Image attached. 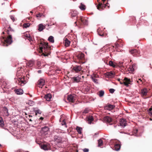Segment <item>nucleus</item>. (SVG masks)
<instances>
[{
    "label": "nucleus",
    "mask_w": 152,
    "mask_h": 152,
    "mask_svg": "<svg viewBox=\"0 0 152 152\" xmlns=\"http://www.w3.org/2000/svg\"><path fill=\"white\" fill-rule=\"evenodd\" d=\"M40 51L45 56H48L51 53V47L48 45V43L41 42L39 44Z\"/></svg>",
    "instance_id": "nucleus-1"
},
{
    "label": "nucleus",
    "mask_w": 152,
    "mask_h": 152,
    "mask_svg": "<svg viewBox=\"0 0 152 152\" xmlns=\"http://www.w3.org/2000/svg\"><path fill=\"white\" fill-rule=\"evenodd\" d=\"M7 31L8 35L7 38H5V37H2V39L4 41V42L3 43V45L6 46H7L8 45L11 44L13 42L12 36L10 34V31L9 30H7Z\"/></svg>",
    "instance_id": "nucleus-2"
},
{
    "label": "nucleus",
    "mask_w": 152,
    "mask_h": 152,
    "mask_svg": "<svg viewBox=\"0 0 152 152\" xmlns=\"http://www.w3.org/2000/svg\"><path fill=\"white\" fill-rule=\"evenodd\" d=\"M77 21L79 23V26L80 28L84 27L85 26H87L88 24V20L87 19L84 17H80L77 18Z\"/></svg>",
    "instance_id": "nucleus-3"
},
{
    "label": "nucleus",
    "mask_w": 152,
    "mask_h": 152,
    "mask_svg": "<svg viewBox=\"0 0 152 152\" xmlns=\"http://www.w3.org/2000/svg\"><path fill=\"white\" fill-rule=\"evenodd\" d=\"M76 57L78 61L77 62L79 63L84 64L85 63L84 54L81 52H79L77 53Z\"/></svg>",
    "instance_id": "nucleus-4"
},
{
    "label": "nucleus",
    "mask_w": 152,
    "mask_h": 152,
    "mask_svg": "<svg viewBox=\"0 0 152 152\" xmlns=\"http://www.w3.org/2000/svg\"><path fill=\"white\" fill-rule=\"evenodd\" d=\"M97 1L98 2V4L97 6L96 7L98 10H102L107 7L108 8L109 7V6L107 5L108 4L107 3H106V4H104V2L106 1L105 0H102V2H99V0H97Z\"/></svg>",
    "instance_id": "nucleus-5"
},
{
    "label": "nucleus",
    "mask_w": 152,
    "mask_h": 152,
    "mask_svg": "<svg viewBox=\"0 0 152 152\" xmlns=\"http://www.w3.org/2000/svg\"><path fill=\"white\" fill-rule=\"evenodd\" d=\"M18 84L21 86H23L26 83V82L25 80L24 77H19L18 79V81H16Z\"/></svg>",
    "instance_id": "nucleus-6"
},
{
    "label": "nucleus",
    "mask_w": 152,
    "mask_h": 152,
    "mask_svg": "<svg viewBox=\"0 0 152 152\" xmlns=\"http://www.w3.org/2000/svg\"><path fill=\"white\" fill-rule=\"evenodd\" d=\"M129 52L134 56H140V51L137 50L136 49H134L130 50Z\"/></svg>",
    "instance_id": "nucleus-7"
},
{
    "label": "nucleus",
    "mask_w": 152,
    "mask_h": 152,
    "mask_svg": "<svg viewBox=\"0 0 152 152\" xmlns=\"http://www.w3.org/2000/svg\"><path fill=\"white\" fill-rule=\"evenodd\" d=\"M67 99L69 102L73 103L75 100V96L74 95H68Z\"/></svg>",
    "instance_id": "nucleus-8"
},
{
    "label": "nucleus",
    "mask_w": 152,
    "mask_h": 152,
    "mask_svg": "<svg viewBox=\"0 0 152 152\" xmlns=\"http://www.w3.org/2000/svg\"><path fill=\"white\" fill-rule=\"evenodd\" d=\"M45 80L43 79H41L37 83V85L39 88H42L45 84Z\"/></svg>",
    "instance_id": "nucleus-9"
},
{
    "label": "nucleus",
    "mask_w": 152,
    "mask_h": 152,
    "mask_svg": "<svg viewBox=\"0 0 152 152\" xmlns=\"http://www.w3.org/2000/svg\"><path fill=\"white\" fill-rule=\"evenodd\" d=\"M122 46L123 44L121 43L118 44L117 43V42H116L115 43V49L117 51H119V50H121V49L122 48Z\"/></svg>",
    "instance_id": "nucleus-10"
},
{
    "label": "nucleus",
    "mask_w": 152,
    "mask_h": 152,
    "mask_svg": "<svg viewBox=\"0 0 152 152\" xmlns=\"http://www.w3.org/2000/svg\"><path fill=\"white\" fill-rule=\"evenodd\" d=\"M115 107V105L108 104L104 106V108L105 110H110L114 109Z\"/></svg>",
    "instance_id": "nucleus-11"
},
{
    "label": "nucleus",
    "mask_w": 152,
    "mask_h": 152,
    "mask_svg": "<svg viewBox=\"0 0 152 152\" xmlns=\"http://www.w3.org/2000/svg\"><path fill=\"white\" fill-rule=\"evenodd\" d=\"M124 84L126 86H128L129 84H131V81L130 79L128 78L127 77H125L124 80Z\"/></svg>",
    "instance_id": "nucleus-12"
},
{
    "label": "nucleus",
    "mask_w": 152,
    "mask_h": 152,
    "mask_svg": "<svg viewBox=\"0 0 152 152\" xmlns=\"http://www.w3.org/2000/svg\"><path fill=\"white\" fill-rule=\"evenodd\" d=\"M82 69V67L80 66H75L73 68V70L76 72H78Z\"/></svg>",
    "instance_id": "nucleus-13"
},
{
    "label": "nucleus",
    "mask_w": 152,
    "mask_h": 152,
    "mask_svg": "<svg viewBox=\"0 0 152 152\" xmlns=\"http://www.w3.org/2000/svg\"><path fill=\"white\" fill-rule=\"evenodd\" d=\"M120 125L123 127H124L126 126V121L125 119L123 118H121L120 120Z\"/></svg>",
    "instance_id": "nucleus-14"
},
{
    "label": "nucleus",
    "mask_w": 152,
    "mask_h": 152,
    "mask_svg": "<svg viewBox=\"0 0 152 152\" xmlns=\"http://www.w3.org/2000/svg\"><path fill=\"white\" fill-rule=\"evenodd\" d=\"M52 97V95L50 94H48L45 95L44 97V98L48 101H51Z\"/></svg>",
    "instance_id": "nucleus-15"
},
{
    "label": "nucleus",
    "mask_w": 152,
    "mask_h": 152,
    "mask_svg": "<svg viewBox=\"0 0 152 152\" xmlns=\"http://www.w3.org/2000/svg\"><path fill=\"white\" fill-rule=\"evenodd\" d=\"M77 14V12L75 10H72L69 13L70 16L72 18L76 17Z\"/></svg>",
    "instance_id": "nucleus-16"
},
{
    "label": "nucleus",
    "mask_w": 152,
    "mask_h": 152,
    "mask_svg": "<svg viewBox=\"0 0 152 152\" xmlns=\"http://www.w3.org/2000/svg\"><path fill=\"white\" fill-rule=\"evenodd\" d=\"M104 120L106 122L110 123L112 122V118L109 116H106L103 118Z\"/></svg>",
    "instance_id": "nucleus-17"
},
{
    "label": "nucleus",
    "mask_w": 152,
    "mask_h": 152,
    "mask_svg": "<svg viewBox=\"0 0 152 152\" xmlns=\"http://www.w3.org/2000/svg\"><path fill=\"white\" fill-rule=\"evenodd\" d=\"M70 42L66 38L64 39V43L66 47L69 46L70 44Z\"/></svg>",
    "instance_id": "nucleus-18"
},
{
    "label": "nucleus",
    "mask_w": 152,
    "mask_h": 152,
    "mask_svg": "<svg viewBox=\"0 0 152 152\" xmlns=\"http://www.w3.org/2000/svg\"><path fill=\"white\" fill-rule=\"evenodd\" d=\"M45 17V15L43 14V13H39L36 15V17L37 18L38 20H40L41 18H43Z\"/></svg>",
    "instance_id": "nucleus-19"
},
{
    "label": "nucleus",
    "mask_w": 152,
    "mask_h": 152,
    "mask_svg": "<svg viewBox=\"0 0 152 152\" xmlns=\"http://www.w3.org/2000/svg\"><path fill=\"white\" fill-rule=\"evenodd\" d=\"M73 82H79L80 81V78L78 76L77 77H73L72 78Z\"/></svg>",
    "instance_id": "nucleus-20"
},
{
    "label": "nucleus",
    "mask_w": 152,
    "mask_h": 152,
    "mask_svg": "<svg viewBox=\"0 0 152 152\" xmlns=\"http://www.w3.org/2000/svg\"><path fill=\"white\" fill-rule=\"evenodd\" d=\"M106 75L109 77L110 78H113L114 76V74L112 72H107L106 73Z\"/></svg>",
    "instance_id": "nucleus-21"
},
{
    "label": "nucleus",
    "mask_w": 152,
    "mask_h": 152,
    "mask_svg": "<svg viewBox=\"0 0 152 152\" xmlns=\"http://www.w3.org/2000/svg\"><path fill=\"white\" fill-rule=\"evenodd\" d=\"M147 90L146 88H144L141 90L140 94L142 96H145L147 95Z\"/></svg>",
    "instance_id": "nucleus-22"
},
{
    "label": "nucleus",
    "mask_w": 152,
    "mask_h": 152,
    "mask_svg": "<svg viewBox=\"0 0 152 152\" xmlns=\"http://www.w3.org/2000/svg\"><path fill=\"white\" fill-rule=\"evenodd\" d=\"M15 93L17 94H23V91L21 89H15Z\"/></svg>",
    "instance_id": "nucleus-23"
},
{
    "label": "nucleus",
    "mask_w": 152,
    "mask_h": 152,
    "mask_svg": "<svg viewBox=\"0 0 152 152\" xmlns=\"http://www.w3.org/2000/svg\"><path fill=\"white\" fill-rule=\"evenodd\" d=\"M38 30L39 31H42L43 29L45 28V26L43 25L42 24H41L38 26Z\"/></svg>",
    "instance_id": "nucleus-24"
},
{
    "label": "nucleus",
    "mask_w": 152,
    "mask_h": 152,
    "mask_svg": "<svg viewBox=\"0 0 152 152\" xmlns=\"http://www.w3.org/2000/svg\"><path fill=\"white\" fill-rule=\"evenodd\" d=\"M121 147V145L119 144H116L115 145L114 149L116 151H119Z\"/></svg>",
    "instance_id": "nucleus-25"
},
{
    "label": "nucleus",
    "mask_w": 152,
    "mask_h": 152,
    "mask_svg": "<svg viewBox=\"0 0 152 152\" xmlns=\"http://www.w3.org/2000/svg\"><path fill=\"white\" fill-rule=\"evenodd\" d=\"M3 110L6 115L8 116L9 115V114L8 113V110L6 107H4Z\"/></svg>",
    "instance_id": "nucleus-26"
},
{
    "label": "nucleus",
    "mask_w": 152,
    "mask_h": 152,
    "mask_svg": "<svg viewBox=\"0 0 152 152\" xmlns=\"http://www.w3.org/2000/svg\"><path fill=\"white\" fill-rule=\"evenodd\" d=\"M87 120L88 122V123L91 124V122L93 121L94 118L92 116H89L87 117Z\"/></svg>",
    "instance_id": "nucleus-27"
},
{
    "label": "nucleus",
    "mask_w": 152,
    "mask_h": 152,
    "mask_svg": "<svg viewBox=\"0 0 152 152\" xmlns=\"http://www.w3.org/2000/svg\"><path fill=\"white\" fill-rule=\"evenodd\" d=\"M54 139L55 141L58 142H60L62 140L61 138L57 136L54 137Z\"/></svg>",
    "instance_id": "nucleus-28"
},
{
    "label": "nucleus",
    "mask_w": 152,
    "mask_h": 152,
    "mask_svg": "<svg viewBox=\"0 0 152 152\" xmlns=\"http://www.w3.org/2000/svg\"><path fill=\"white\" fill-rule=\"evenodd\" d=\"M42 131L46 134V132H48L49 130V129L48 127L45 126L42 129Z\"/></svg>",
    "instance_id": "nucleus-29"
},
{
    "label": "nucleus",
    "mask_w": 152,
    "mask_h": 152,
    "mask_svg": "<svg viewBox=\"0 0 152 152\" xmlns=\"http://www.w3.org/2000/svg\"><path fill=\"white\" fill-rule=\"evenodd\" d=\"M49 146L46 145H43L41 146V148L42 149L45 150H47L49 149Z\"/></svg>",
    "instance_id": "nucleus-30"
},
{
    "label": "nucleus",
    "mask_w": 152,
    "mask_h": 152,
    "mask_svg": "<svg viewBox=\"0 0 152 152\" xmlns=\"http://www.w3.org/2000/svg\"><path fill=\"white\" fill-rule=\"evenodd\" d=\"M34 64V61H30L27 64V65L30 67H32Z\"/></svg>",
    "instance_id": "nucleus-31"
},
{
    "label": "nucleus",
    "mask_w": 152,
    "mask_h": 152,
    "mask_svg": "<svg viewBox=\"0 0 152 152\" xmlns=\"http://www.w3.org/2000/svg\"><path fill=\"white\" fill-rule=\"evenodd\" d=\"M80 8L82 10H84L86 9V6L84 4L81 3L79 6Z\"/></svg>",
    "instance_id": "nucleus-32"
},
{
    "label": "nucleus",
    "mask_w": 152,
    "mask_h": 152,
    "mask_svg": "<svg viewBox=\"0 0 152 152\" xmlns=\"http://www.w3.org/2000/svg\"><path fill=\"white\" fill-rule=\"evenodd\" d=\"M76 130L79 134H81L82 133V128L81 127L77 126L76 128Z\"/></svg>",
    "instance_id": "nucleus-33"
},
{
    "label": "nucleus",
    "mask_w": 152,
    "mask_h": 152,
    "mask_svg": "<svg viewBox=\"0 0 152 152\" xmlns=\"http://www.w3.org/2000/svg\"><path fill=\"white\" fill-rule=\"evenodd\" d=\"M89 111V110L87 108H86L85 110L82 113V114L84 115V114H86L88 113Z\"/></svg>",
    "instance_id": "nucleus-34"
},
{
    "label": "nucleus",
    "mask_w": 152,
    "mask_h": 152,
    "mask_svg": "<svg viewBox=\"0 0 152 152\" xmlns=\"http://www.w3.org/2000/svg\"><path fill=\"white\" fill-rule=\"evenodd\" d=\"M98 34L101 36H103L104 35L103 32L100 31V29H98L97 30Z\"/></svg>",
    "instance_id": "nucleus-35"
},
{
    "label": "nucleus",
    "mask_w": 152,
    "mask_h": 152,
    "mask_svg": "<svg viewBox=\"0 0 152 152\" xmlns=\"http://www.w3.org/2000/svg\"><path fill=\"white\" fill-rule=\"evenodd\" d=\"M98 95L100 97H102L103 96L104 94V92L103 91L101 90L98 92Z\"/></svg>",
    "instance_id": "nucleus-36"
},
{
    "label": "nucleus",
    "mask_w": 152,
    "mask_h": 152,
    "mask_svg": "<svg viewBox=\"0 0 152 152\" xmlns=\"http://www.w3.org/2000/svg\"><path fill=\"white\" fill-rule=\"evenodd\" d=\"M48 40L52 43L54 42V38L52 36H50L48 38Z\"/></svg>",
    "instance_id": "nucleus-37"
},
{
    "label": "nucleus",
    "mask_w": 152,
    "mask_h": 152,
    "mask_svg": "<svg viewBox=\"0 0 152 152\" xmlns=\"http://www.w3.org/2000/svg\"><path fill=\"white\" fill-rule=\"evenodd\" d=\"M109 65L110 66H112L113 67H115L116 66L115 64L112 61H109Z\"/></svg>",
    "instance_id": "nucleus-38"
},
{
    "label": "nucleus",
    "mask_w": 152,
    "mask_h": 152,
    "mask_svg": "<svg viewBox=\"0 0 152 152\" xmlns=\"http://www.w3.org/2000/svg\"><path fill=\"white\" fill-rule=\"evenodd\" d=\"M138 130L137 129H133V134L135 136H137V133L138 132Z\"/></svg>",
    "instance_id": "nucleus-39"
},
{
    "label": "nucleus",
    "mask_w": 152,
    "mask_h": 152,
    "mask_svg": "<svg viewBox=\"0 0 152 152\" xmlns=\"http://www.w3.org/2000/svg\"><path fill=\"white\" fill-rule=\"evenodd\" d=\"M30 25V24L29 23H25L23 24V26L24 28H26L28 27Z\"/></svg>",
    "instance_id": "nucleus-40"
},
{
    "label": "nucleus",
    "mask_w": 152,
    "mask_h": 152,
    "mask_svg": "<svg viewBox=\"0 0 152 152\" xmlns=\"http://www.w3.org/2000/svg\"><path fill=\"white\" fill-rule=\"evenodd\" d=\"M103 141L101 139H99L98 140V146H100L103 144Z\"/></svg>",
    "instance_id": "nucleus-41"
},
{
    "label": "nucleus",
    "mask_w": 152,
    "mask_h": 152,
    "mask_svg": "<svg viewBox=\"0 0 152 152\" xmlns=\"http://www.w3.org/2000/svg\"><path fill=\"white\" fill-rule=\"evenodd\" d=\"M35 115H37L38 114H41V111L39 110H35Z\"/></svg>",
    "instance_id": "nucleus-42"
},
{
    "label": "nucleus",
    "mask_w": 152,
    "mask_h": 152,
    "mask_svg": "<svg viewBox=\"0 0 152 152\" xmlns=\"http://www.w3.org/2000/svg\"><path fill=\"white\" fill-rule=\"evenodd\" d=\"M92 80L95 83H96L98 84V82H97V79L95 78V77H92Z\"/></svg>",
    "instance_id": "nucleus-43"
},
{
    "label": "nucleus",
    "mask_w": 152,
    "mask_h": 152,
    "mask_svg": "<svg viewBox=\"0 0 152 152\" xmlns=\"http://www.w3.org/2000/svg\"><path fill=\"white\" fill-rule=\"evenodd\" d=\"M30 34H24V35H23V36L25 37H24V38L26 39H26H27V38H28L29 37H30Z\"/></svg>",
    "instance_id": "nucleus-44"
},
{
    "label": "nucleus",
    "mask_w": 152,
    "mask_h": 152,
    "mask_svg": "<svg viewBox=\"0 0 152 152\" xmlns=\"http://www.w3.org/2000/svg\"><path fill=\"white\" fill-rule=\"evenodd\" d=\"M148 112L151 114V116L152 117V108H150Z\"/></svg>",
    "instance_id": "nucleus-45"
},
{
    "label": "nucleus",
    "mask_w": 152,
    "mask_h": 152,
    "mask_svg": "<svg viewBox=\"0 0 152 152\" xmlns=\"http://www.w3.org/2000/svg\"><path fill=\"white\" fill-rule=\"evenodd\" d=\"M28 104H30V105H32L34 104V102L33 101H29L28 102Z\"/></svg>",
    "instance_id": "nucleus-46"
},
{
    "label": "nucleus",
    "mask_w": 152,
    "mask_h": 152,
    "mask_svg": "<svg viewBox=\"0 0 152 152\" xmlns=\"http://www.w3.org/2000/svg\"><path fill=\"white\" fill-rule=\"evenodd\" d=\"M115 90L112 88H111L109 90L110 92L111 93H113L115 91Z\"/></svg>",
    "instance_id": "nucleus-47"
},
{
    "label": "nucleus",
    "mask_w": 152,
    "mask_h": 152,
    "mask_svg": "<svg viewBox=\"0 0 152 152\" xmlns=\"http://www.w3.org/2000/svg\"><path fill=\"white\" fill-rule=\"evenodd\" d=\"M10 18L12 20L13 22L15 21V18L13 15H10Z\"/></svg>",
    "instance_id": "nucleus-48"
},
{
    "label": "nucleus",
    "mask_w": 152,
    "mask_h": 152,
    "mask_svg": "<svg viewBox=\"0 0 152 152\" xmlns=\"http://www.w3.org/2000/svg\"><path fill=\"white\" fill-rule=\"evenodd\" d=\"M4 125V121H2L0 122V126L1 127H3Z\"/></svg>",
    "instance_id": "nucleus-49"
},
{
    "label": "nucleus",
    "mask_w": 152,
    "mask_h": 152,
    "mask_svg": "<svg viewBox=\"0 0 152 152\" xmlns=\"http://www.w3.org/2000/svg\"><path fill=\"white\" fill-rule=\"evenodd\" d=\"M123 64V62H119V64H118V66L120 67H122L123 66L122 64Z\"/></svg>",
    "instance_id": "nucleus-50"
},
{
    "label": "nucleus",
    "mask_w": 152,
    "mask_h": 152,
    "mask_svg": "<svg viewBox=\"0 0 152 152\" xmlns=\"http://www.w3.org/2000/svg\"><path fill=\"white\" fill-rule=\"evenodd\" d=\"M62 125H64L66 124V122L65 121V120H64L62 121L61 123Z\"/></svg>",
    "instance_id": "nucleus-51"
},
{
    "label": "nucleus",
    "mask_w": 152,
    "mask_h": 152,
    "mask_svg": "<svg viewBox=\"0 0 152 152\" xmlns=\"http://www.w3.org/2000/svg\"><path fill=\"white\" fill-rule=\"evenodd\" d=\"M83 151L85 152H88L89 151V149L87 148H85L83 150Z\"/></svg>",
    "instance_id": "nucleus-52"
},
{
    "label": "nucleus",
    "mask_w": 152,
    "mask_h": 152,
    "mask_svg": "<svg viewBox=\"0 0 152 152\" xmlns=\"http://www.w3.org/2000/svg\"><path fill=\"white\" fill-rule=\"evenodd\" d=\"M82 35L83 36L87 37L88 35V34L87 33H83Z\"/></svg>",
    "instance_id": "nucleus-53"
},
{
    "label": "nucleus",
    "mask_w": 152,
    "mask_h": 152,
    "mask_svg": "<svg viewBox=\"0 0 152 152\" xmlns=\"http://www.w3.org/2000/svg\"><path fill=\"white\" fill-rule=\"evenodd\" d=\"M27 39L29 40V41L31 42V41H32V38L30 36V37H29L28 38H27Z\"/></svg>",
    "instance_id": "nucleus-54"
},
{
    "label": "nucleus",
    "mask_w": 152,
    "mask_h": 152,
    "mask_svg": "<svg viewBox=\"0 0 152 152\" xmlns=\"http://www.w3.org/2000/svg\"><path fill=\"white\" fill-rule=\"evenodd\" d=\"M56 72L58 73H59V72H60V69H56L55 70Z\"/></svg>",
    "instance_id": "nucleus-55"
},
{
    "label": "nucleus",
    "mask_w": 152,
    "mask_h": 152,
    "mask_svg": "<svg viewBox=\"0 0 152 152\" xmlns=\"http://www.w3.org/2000/svg\"><path fill=\"white\" fill-rule=\"evenodd\" d=\"M85 90H86L87 91H88L89 90V87H87L86 88H85Z\"/></svg>",
    "instance_id": "nucleus-56"
},
{
    "label": "nucleus",
    "mask_w": 152,
    "mask_h": 152,
    "mask_svg": "<svg viewBox=\"0 0 152 152\" xmlns=\"http://www.w3.org/2000/svg\"><path fill=\"white\" fill-rule=\"evenodd\" d=\"M120 83L121 84H124V80H122V81H120Z\"/></svg>",
    "instance_id": "nucleus-57"
},
{
    "label": "nucleus",
    "mask_w": 152,
    "mask_h": 152,
    "mask_svg": "<svg viewBox=\"0 0 152 152\" xmlns=\"http://www.w3.org/2000/svg\"><path fill=\"white\" fill-rule=\"evenodd\" d=\"M3 121L2 118L1 117H0V122L2 121Z\"/></svg>",
    "instance_id": "nucleus-58"
},
{
    "label": "nucleus",
    "mask_w": 152,
    "mask_h": 152,
    "mask_svg": "<svg viewBox=\"0 0 152 152\" xmlns=\"http://www.w3.org/2000/svg\"><path fill=\"white\" fill-rule=\"evenodd\" d=\"M130 70L131 71H134V69L132 67L130 69Z\"/></svg>",
    "instance_id": "nucleus-59"
},
{
    "label": "nucleus",
    "mask_w": 152,
    "mask_h": 152,
    "mask_svg": "<svg viewBox=\"0 0 152 152\" xmlns=\"http://www.w3.org/2000/svg\"><path fill=\"white\" fill-rule=\"evenodd\" d=\"M44 119V118L42 117H41L40 118H39V119L40 120H43Z\"/></svg>",
    "instance_id": "nucleus-60"
},
{
    "label": "nucleus",
    "mask_w": 152,
    "mask_h": 152,
    "mask_svg": "<svg viewBox=\"0 0 152 152\" xmlns=\"http://www.w3.org/2000/svg\"><path fill=\"white\" fill-rule=\"evenodd\" d=\"M117 80L118 81L120 82L121 81V79L120 78H118L117 79Z\"/></svg>",
    "instance_id": "nucleus-61"
},
{
    "label": "nucleus",
    "mask_w": 152,
    "mask_h": 152,
    "mask_svg": "<svg viewBox=\"0 0 152 152\" xmlns=\"http://www.w3.org/2000/svg\"><path fill=\"white\" fill-rule=\"evenodd\" d=\"M150 67L151 68V69H152V66L151 65V64H150Z\"/></svg>",
    "instance_id": "nucleus-62"
},
{
    "label": "nucleus",
    "mask_w": 152,
    "mask_h": 152,
    "mask_svg": "<svg viewBox=\"0 0 152 152\" xmlns=\"http://www.w3.org/2000/svg\"><path fill=\"white\" fill-rule=\"evenodd\" d=\"M28 116L29 117H32V116H31V115H28Z\"/></svg>",
    "instance_id": "nucleus-63"
},
{
    "label": "nucleus",
    "mask_w": 152,
    "mask_h": 152,
    "mask_svg": "<svg viewBox=\"0 0 152 152\" xmlns=\"http://www.w3.org/2000/svg\"><path fill=\"white\" fill-rule=\"evenodd\" d=\"M37 63H38V65H39V64H40V62H38Z\"/></svg>",
    "instance_id": "nucleus-64"
}]
</instances>
